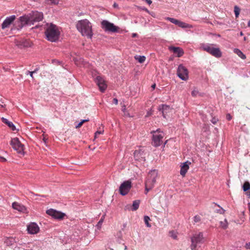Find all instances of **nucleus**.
Masks as SVG:
<instances>
[{"mask_svg": "<svg viewBox=\"0 0 250 250\" xmlns=\"http://www.w3.org/2000/svg\"><path fill=\"white\" fill-rule=\"evenodd\" d=\"M240 36H243V32H240Z\"/></svg>", "mask_w": 250, "mask_h": 250, "instance_id": "50", "label": "nucleus"}, {"mask_svg": "<svg viewBox=\"0 0 250 250\" xmlns=\"http://www.w3.org/2000/svg\"><path fill=\"white\" fill-rule=\"evenodd\" d=\"M12 207L14 209L22 213H27V208L23 205L18 203L14 202L12 204Z\"/></svg>", "mask_w": 250, "mask_h": 250, "instance_id": "19", "label": "nucleus"}, {"mask_svg": "<svg viewBox=\"0 0 250 250\" xmlns=\"http://www.w3.org/2000/svg\"><path fill=\"white\" fill-rule=\"evenodd\" d=\"M89 121V119H86V120H82L77 125H76V127L77 128H80L82 126V125L85 122H87Z\"/></svg>", "mask_w": 250, "mask_h": 250, "instance_id": "33", "label": "nucleus"}, {"mask_svg": "<svg viewBox=\"0 0 250 250\" xmlns=\"http://www.w3.org/2000/svg\"><path fill=\"white\" fill-rule=\"evenodd\" d=\"M158 177L157 170L154 169L151 170L148 174L145 183V193L151 190L154 186L156 179Z\"/></svg>", "mask_w": 250, "mask_h": 250, "instance_id": "3", "label": "nucleus"}, {"mask_svg": "<svg viewBox=\"0 0 250 250\" xmlns=\"http://www.w3.org/2000/svg\"><path fill=\"white\" fill-rule=\"evenodd\" d=\"M153 133L152 145L156 147L160 146L163 142L162 139L164 137V133L160 129H157Z\"/></svg>", "mask_w": 250, "mask_h": 250, "instance_id": "6", "label": "nucleus"}, {"mask_svg": "<svg viewBox=\"0 0 250 250\" xmlns=\"http://www.w3.org/2000/svg\"><path fill=\"white\" fill-rule=\"evenodd\" d=\"M244 40L246 41V37H244Z\"/></svg>", "mask_w": 250, "mask_h": 250, "instance_id": "51", "label": "nucleus"}, {"mask_svg": "<svg viewBox=\"0 0 250 250\" xmlns=\"http://www.w3.org/2000/svg\"><path fill=\"white\" fill-rule=\"evenodd\" d=\"M46 213L48 215L51 216L54 218L57 219H62L65 215L64 213L52 208L47 210Z\"/></svg>", "mask_w": 250, "mask_h": 250, "instance_id": "12", "label": "nucleus"}, {"mask_svg": "<svg viewBox=\"0 0 250 250\" xmlns=\"http://www.w3.org/2000/svg\"><path fill=\"white\" fill-rule=\"evenodd\" d=\"M59 0H46V2L49 4H58Z\"/></svg>", "mask_w": 250, "mask_h": 250, "instance_id": "32", "label": "nucleus"}, {"mask_svg": "<svg viewBox=\"0 0 250 250\" xmlns=\"http://www.w3.org/2000/svg\"><path fill=\"white\" fill-rule=\"evenodd\" d=\"M113 103H114L115 104H118V101L117 99H116V98H114V99H113Z\"/></svg>", "mask_w": 250, "mask_h": 250, "instance_id": "46", "label": "nucleus"}, {"mask_svg": "<svg viewBox=\"0 0 250 250\" xmlns=\"http://www.w3.org/2000/svg\"><path fill=\"white\" fill-rule=\"evenodd\" d=\"M122 110L124 113V116H126V117H130V115H129V113L126 111L125 105H124L123 106V108H122Z\"/></svg>", "mask_w": 250, "mask_h": 250, "instance_id": "35", "label": "nucleus"}, {"mask_svg": "<svg viewBox=\"0 0 250 250\" xmlns=\"http://www.w3.org/2000/svg\"><path fill=\"white\" fill-rule=\"evenodd\" d=\"M159 111H162L163 117L165 118H166V116L167 115V113H169L171 109L170 107L168 105L166 104H162L159 106Z\"/></svg>", "mask_w": 250, "mask_h": 250, "instance_id": "20", "label": "nucleus"}, {"mask_svg": "<svg viewBox=\"0 0 250 250\" xmlns=\"http://www.w3.org/2000/svg\"><path fill=\"white\" fill-rule=\"evenodd\" d=\"M166 20L170 21L171 23L178 25L179 27L186 28L189 27V25L185 22L179 21L174 18L167 17L165 18Z\"/></svg>", "mask_w": 250, "mask_h": 250, "instance_id": "15", "label": "nucleus"}, {"mask_svg": "<svg viewBox=\"0 0 250 250\" xmlns=\"http://www.w3.org/2000/svg\"><path fill=\"white\" fill-rule=\"evenodd\" d=\"M19 22L20 24L19 25L20 28H21L23 26L25 25H31L30 19L28 15H25L23 16L20 17Z\"/></svg>", "mask_w": 250, "mask_h": 250, "instance_id": "14", "label": "nucleus"}, {"mask_svg": "<svg viewBox=\"0 0 250 250\" xmlns=\"http://www.w3.org/2000/svg\"><path fill=\"white\" fill-rule=\"evenodd\" d=\"M132 187L131 182L127 180L124 182L119 188V192L122 195H126Z\"/></svg>", "mask_w": 250, "mask_h": 250, "instance_id": "9", "label": "nucleus"}, {"mask_svg": "<svg viewBox=\"0 0 250 250\" xmlns=\"http://www.w3.org/2000/svg\"><path fill=\"white\" fill-rule=\"evenodd\" d=\"M101 26L102 28L105 31L116 32L119 29V27L106 20L102 21Z\"/></svg>", "mask_w": 250, "mask_h": 250, "instance_id": "8", "label": "nucleus"}, {"mask_svg": "<svg viewBox=\"0 0 250 250\" xmlns=\"http://www.w3.org/2000/svg\"><path fill=\"white\" fill-rule=\"evenodd\" d=\"M6 161V160L5 158L0 156V162H5Z\"/></svg>", "mask_w": 250, "mask_h": 250, "instance_id": "44", "label": "nucleus"}, {"mask_svg": "<svg viewBox=\"0 0 250 250\" xmlns=\"http://www.w3.org/2000/svg\"><path fill=\"white\" fill-rule=\"evenodd\" d=\"M17 242V239L16 238H14L13 237H6L4 240V243L7 246H11L14 243Z\"/></svg>", "mask_w": 250, "mask_h": 250, "instance_id": "23", "label": "nucleus"}, {"mask_svg": "<svg viewBox=\"0 0 250 250\" xmlns=\"http://www.w3.org/2000/svg\"><path fill=\"white\" fill-rule=\"evenodd\" d=\"M135 159L139 161H145V154L141 149L136 150L134 152Z\"/></svg>", "mask_w": 250, "mask_h": 250, "instance_id": "17", "label": "nucleus"}, {"mask_svg": "<svg viewBox=\"0 0 250 250\" xmlns=\"http://www.w3.org/2000/svg\"><path fill=\"white\" fill-rule=\"evenodd\" d=\"M10 145L18 153L21 154H24V146L20 142L18 138L12 139Z\"/></svg>", "mask_w": 250, "mask_h": 250, "instance_id": "7", "label": "nucleus"}, {"mask_svg": "<svg viewBox=\"0 0 250 250\" xmlns=\"http://www.w3.org/2000/svg\"><path fill=\"white\" fill-rule=\"evenodd\" d=\"M135 59L140 63H143L146 60V57L144 56H136Z\"/></svg>", "mask_w": 250, "mask_h": 250, "instance_id": "27", "label": "nucleus"}, {"mask_svg": "<svg viewBox=\"0 0 250 250\" xmlns=\"http://www.w3.org/2000/svg\"><path fill=\"white\" fill-rule=\"evenodd\" d=\"M77 30L82 34V36H86L91 38L93 35L92 25L87 19L79 21L76 24Z\"/></svg>", "mask_w": 250, "mask_h": 250, "instance_id": "1", "label": "nucleus"}, {"mask_svg": "<svg viewBox=\"0 0 250 250\" xmlns=\"http://www.w3.org/2000/svg\"><path fill=\"white\" fill-rule=\"evenodd\" d=\"M155 86H156V84H153V85H152V87L153 89H154V88H155Z\"/></svg>", "mask_w": 250, "mask_h": 250, "instance_id": "47", "label": "nucleus"}, {"mask_svg": "<svg viewBox=\"0 0 250 250\" xmlns=\"http://www.w3.org/2000/svg\"><path fill=\"white\" fill-rule=\"evenodd\" d=\"M40 230L38 226L35 223H32L27 226V230L29 233L36 234Z\"/></svg>", "mask_w": 250, "mask_h": 250, "instance_id": "18", "label": "nucleus"}, {"mask_svg": "<svg viewBox=\"0 0 250 250\" xmlns=\"http://www.w3.org/2000/svg\"><path fill=\"white\" fill-rule=\"evenodd\" d=\"M37 71H38L37 69H35L33 71H27L26 72V75L30 74V76L32 78V79H33L34 77H33V73H36Z\"/></svg>", "mask_w": 250, "mask_h": 250, "instance_id": "37", "label": "nucleus"}, {"mask_svg": "<svg viewBox=\"0 0 250 250\" xmlns=\"http://www.w3.org/2000/svg\"><path fill=\"white\" fill-rule=\"evenodd\" d=\"M193 220L195 223H199L201 220V218L199 215H196L194 217Z\"/></svg>", "mask_w": 250, "mask_h": 250, "instance_id": "31", "label": "nucleus"}, {"mask_svg": "<svg viewBox=\"0 0 250 250\" xmlns=\"http://www.w3.org/2000/svg\"><path fill=\"white\" fill-rule=\"evenodd\" d=\"M15 19L16 16L15 15L7 17L1 24L2 29H4L5 28H9Z\"/></svg>", "mask_w": 250, "mask_h": 250, "instance_id": "16", "label": "nucleus"}, {"mask_svg": "<svg viewBox=\"0 0 250 250\" xmlns=\"http://www.w3.org/2000/svg\"><path fill=\"white\" fill-rule=\"evenodd\" d=\"M190 164V162L188 161L183 163L181 166V170H180V174L183 176H185L186 173L188 171L189 169V165Z\"/></svg>", "mask_w": 250, "mask_h": 250, "instance_id": "22", "label": "nucleus"}, {"mask_svg": "<svg viewBox=\"0 0 250 250\" xmlns=\"http://www.w3.org/2000/svg\"><path fill=\"white\" fill-rule=\"evenodd\" d=\"M245 248L247 249H250V242L246 244Z\"/></svg>", "mask_w": 250, "mask_h": 250, "instance_id": "45", "label": "nucleus"}, {"mask_svg": "<svg viewBox=\"0 0 250 250\" xmlns=\"http://www.w3.org/2000/svg\"><path fill=\"white\" fill-rule=\"evenodd\" d=\"M178 76L182 80L187 81L188 79V71L182 64H180L177 69Z\"/></svg>", "mask_w": 250, "mask_h": 250, "instance_id": "10", "label": "nucleus"}, {"mask_svg": "<svg viewBox=\"0 0 250 250\" xmlns=\"http://www.w3.org/2000/svg\"><path fill=\"white\" fill-rule=\"evenodd\" d=\"M137 34H133L132 35V37H135L136 36Z\"/></svg>", "mask_w": 250, "mask_h": 250, "instance_id": "48", "label": "nucleus"}, {"mask_svg": "<svg viewBox=\"0 0 250 250\" xmlns=\"http://www.w3.org/2000/svg\"><path fill=\"white\" fill-rule=\"evenodd\" d=\"M243 188L244 191H246L250 189V184L249 182H245L243 185Z\"/></svg>", "mask_w": 250, "mask_h": 250, "instance_id": "28", "label": "nucleus"}, {"mask_svg": "<svg viewBox=\"0 0 250 250\" xmlns=\"http://www.w3.org/2000/svg\"><path fill=\"white\" fill-rule=\"evenodd\" d=\"M211 121L213 124H215L217 122L218 119L216 118H213Z\"/></svg>", "mask_w": 250, "mask_h": 250, "instance_id": "42", "label": "nucleus"}, {"mask_svg": "<svg viewBox=\"0 0 250 250\" xmlns=\"http://www.w3.org/2000/svg\"><path fill=\"white\" fill-rule=\"evenodd\" d=\"M105 214L101 218V219L100 220V221H99V222L98 223V224L97 225V227L99 228V229H100L101 226H102V223H103L104 222V217H105Z\"/></svg>", "mask_w": 250, "mask_h": 250, "instance_id": "30", "label": "nucleus"}, {"mask_svg": "<svg viewBox=\"0 0 250 250\" xmlns=\"http://www.w3.org/2000/svg\"><path fill=\"white\" fill-rule=\"evenodd\" d=\"M168 49L170 51H172L174 54H177L178 57L182 56L184 54L183 50L179 47L169 46Z\"/></svg>", "mask_w": 250, "mask_h": 250, "instance_id": "21", "label": "nucleus"}, {"mask_svg": "<svg viewBox=\"0 0 250 250\" xmlns=\"http://www.w3.org/2000/svg\"><path fill=\"white\" fill-rule=\"evenodd\" d=\"M104 130H97L95 133V137L96 138L98 135L103 134Z\"/></svg>", "mask_w": 250, "mask_h": 250, "instance_id": "38", "label": "nucleus"}, {"mask_svg": "<svg viewBox=\"0 0 250 250\" xmlns=\"http://www.w3.org/2000/svg\"><path fill=\"white\" fill-rule=\"evenodd\" d=\"M213 45L211 44V45H207V44H202L201 45V48L204 51H207L211 55L216 57L220 58L222 56V53L219 48H215L211 46Z\"/></svg>", "mask_w": 250, "mask_h": 250, "instance_id": "5", "label": "nucleus"}, {"mask_svg": "<svg viewBox=\"0 0 250 250\" xmlns=\"http://www.w3.org/2000/svg\"><path fill=\"white\" fill-rule=\"evenodd\" d=\"M1 121L2 122L7 125L13 131H14L16 129L15 126L14 125V124L11 122L9 121L7 119L2 117L1 118Z\"/></svg>", "mask_w": 250, "mask_h": 250, "instance_id": "24", "label": "nucleus"}, {"mask_svg": "<svg viewBox=\"0 0 250 250\" xmlns=\"http://www.w3.org/2000/svg\"><path fill=\"white\" fill-rule=\"evenodd\" d=\"M139 204H140L139 200H135L134 201H133V204H132V210H136L139 208Z\"/></svg>", "mask_w": 250, "mask_h": 250, "instance_id": "26", "label": "nucleus"}, {"mask_svg": "<svg viewBox=\"0 0 250 250\" xmlns=\"http://www.w3.org/2000/svg\"><path fill=\"white\" fill-rule=\"evenodd\" d=\"M4 104V102L2 100V98H0V106L2 107H5V104Z\"/></svg>", "mask_w": 250, "mask_h": 250, "instance_id": "40", "label": "nucleus"}, {"mask_svg": "<svg viewBox=\"0 0 250 250\" xmlns=\"http://www.w3.org/2000/svg\"><path fill=\"white\" fill-rule=\"evenodd\" d=\"M169 233L171 234V236L174 239L176 238L177 235L174 233V231H171Z\"/></svg>", "mask_w": 250, "mask_h": 250, "instance_id": "41", "label": "nucleus"}, {"mask_svg": "<svg viewBox=\"0 0 250 250\" xmlns=\"http://www.w3.org/2000/svg\"><path fill=\"white\" fill-rule=\"evenodd\" d=\"M248 26L250 27V20L248 22Z\"/></svg>", "mask_w": 250, "mask_h": 250, "instance_id": "49", "label": "nucleus"}, {"mask_svg": "<svg viewBox=\"0 0 250 250\" xmlns=\"http://www.w3.org/2000/svg\"><path fill=\"white\" fill-rule=\"evenodd\" d=\"M32 24H34L35 22L41 21L43 19V14L38 11H33L29 14Z\"/></svg>", "mask_w": 250, "mask_h": 250, "instance_id": "11", "label": "nucleus"}, {"mask_svg": "<svg viewBox=\"0 0 250 250\" xmlns=\"http://www.w3.org/2000/svg\"><path fill=\"white\" fill-rule=\"evenodd\" d=\"M240 9L238 7H237V6H235L234 7V13H235V17L237 18L238 17L239 15V13H240Z\"/></svg>", "mask_w": 250, "mask_h": 250, "instance_id": "34", "label": "nucleus"}, {"mask_svg": "<svg viewBox=\"0 0 250 250\" xmlns=\"http://www.w3.org/2000/svg\"><path fill=\"white\" fill-rule=\"evenodd\" d=\"M150 220V218L148 216H145L144 217V221H145V224H146V226L147 227H151V225L149 223V221Z\"/></svg>", "mask_w": 250, "mask_h": 250, "instance_id": "29", "label": "nucleus"}, {"mask_svg": "<svg viewBox=\"0 0 250 250\" xmlns=\"http://www.w3.org/2000/svg\"><path fill=\"white\" fill-rule=\"evenodd\" d=\"M226 119L228 121H230L232 119V117H231V116L229 114H227L226 115Z\"/></svg>", "mask_w": 250, "mask_h": 250, "instance_id": "43", "label": "nucleus"}, {"mask_svg": "<svg viewBox=\"0 0 250 250\" xmlns=\"http://www.w3.org/2000/svg\"><path fill=\"white\" fill-rule=\"evenodd\" d=\"M95 82L98 85L100 90L104 92L107 87V84L104 78L100 76H98L95 79Z\"/></svg>", "mask_w": 250, "mask_h": 250, "instance_id": "13", "label": "nucleus"}, {"mask_svg": "<svg viewBox=\"0 0 250 250\" xmlns=\"http://www.w3.org/2000/svg\"><path fill=\"white\" fill-rule=\"evenodd\" d=\"M45 34L48 41L55 42L58 40L60 32L56 25L50 23L47 24Z\"/></svg>", "mask_w": 250, "mask_h": 250, "instance_id": "2", "label": "nucleus"}, {"mask_svg": "<svg viewBox=\"0 0 250 250\" xmlns=\"http://www.w3.org/2000/svg\"><path fill=\"white\" fill-rule=\"evenodd\" d=\"M234 52L242 59H246V56L238 49H234Z\"/></svg>", "mask_w": 250, "mask_h": 250, "instance_id": "25", "label": "nucleus"}, {"mask_svg": "<svg viewBox=\"0 0 250 250\" xmlns=\"http://www.w3.org/2000/svg\"><path fill=\"white\" fill-rule=\"evenodd\" d=\"M205 241V238L203 237L202 232L195 233L191 237V244L190 249L191 250H197L198 246L200 247V245Z\"/></svg>", "mask_w": 250, "mask_h": 250, "instance_id": "4", "label": "nucleus"}, {"mask_svg": "<svg viewBox=\"0 0 250 250\" xmlns=\"http://www.w3.org/2000/svg\"><path fill=\"white\" fill-rule=\"evenodd\" d=\"M198 94V91L195 89H194L191 92V95L193 97H196Z\"/></svg>", "mask_w": 250, "mask_h": 250, "instance_id": "39", "label": "nucleus"}, {"mask_svg": "<svg viewBox=\"0 0 250 250\" xmlns=\"http://www.w3.org/2000/svg\"><path fill=\"white\" fill-rule=\"evenodd\" d=\"M220 224H221V226L222 228L226 229L227 228L228 225H227V222L226 220H225L224 221V222L221 221L220 222Z\"/></svg>", "mask_w": 250, "mask_h": 250, "instance_id": "36", "label": "nucleus"}]
</instances>
